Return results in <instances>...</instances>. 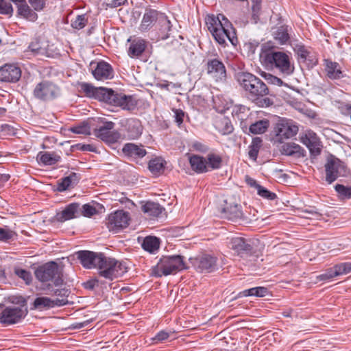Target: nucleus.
<instances>
[{"label":"nucleus","mask_w":351,"mask_h":351,"mask_svg":"<svg viewBox=\"0 0 351 351\" xmlns=\"http://www.w3.org/2000/svg\"><path fill=\"white\" fill-rule=\"evenodd\" d=\"M260 61L267 69H276L283 76L291 75L295 69L291 57L282 51H276L266 45L261 47Z\"/></svg>","instance_id":"obj_1"},{"label":"nucleus","mask_w":351,"mask_h":351,"mask_svg":"<svg viewBox=\"0 0 351 351\" xmlns=\"http://www.w3.org/2000/svg\"><path fill=\"white\" fill-rule=\"evenodd\" d=\"M205 20L208 29L219 45H225L226 39H228L232 45H235L237 42L235 34L233 31H230L232 27L230 29L228 28L226 24L227 20L223 15L219 14L217 16L213 14L208 15Z\"/></svg>","instance_id":"obj_2"},{"label":"nucleus","mask_w":351,"mask_h":351,"mask_svg":"<svg viewBox=\"0 0 351 351\" xmlns=\"http://www.w3.org/2000/svg\"><path fill=\"white\" fill-rule=\"evenodd\" d=\"M237 81L240 86L249 93L253 100L268 95L269 89L267 85L254 75L241 72L237 74Z\"/></svg>","instance_id":"obj_3"},{"label":"nucleus","mask_w":351,"mask_h":351,"mask_svg":"<svg viewBox=\"0 0 351 351\" xmlns=\"http://www.w3.org/2000/svg\"><path fill=\"white\" fill-rule=\"evenodd\" d=\"M185 265L181 256H164L152 267V274L157 277L175 274L184 269Z\"/></svg>","instance_id":"obj_4"},{"label":"nucleus","mask_w":351,"mask_h":351,"mask_svg":"<svg viewBox=\"0 0 351 351\" xmlns=\"http://www.w3.org/2000/svg\"><path fill=\"white\" fill-rule=\"evenodd\" d=\"M97 269L101 276L111 280L121 276L127 271V267L123 263L114 258L106 256L104 254Z\"/></svg>","instance_id":"obj_5"},{"label":"nucleus","mask_w":351,"mask_h":351,"mask_svg":"<svg viewBox=\"0 0 351 351\" xmlns=\"http://www.w3.org/2000/svg\"><path fill=\"white\" fill-rule=\"evenodd\" d=\"M101 101L110 105L121 108L123 110H133L136 103L132 96H127L123 93L114 92L112 89L104 88Z\"/></svg>","instance_id":"obj_6"},{"label":"nucleus","mask_w":351,"mask_h":351,"mask_svg":"<svg viewBox=\"0 0 351 351\" xmlns=\"http://www.w3.org/2000/svg\"><path fill=\"white\" fill-rule=\"evenodd\" d=\"M36 278L41 282H47L54 279V284L58 286L62 284L63 280L60 276L58 265L55 262H49L36 269Z\"/></svg>","instance_id":"obj_7"},{"label":"nucleus","mask_w":351,"mask_h":351,"mask_svg":"<svg viewBox=\"0 0 351 351\" xmlns=\"http://www.w3.org/2000/svg\"><path fill=\"white\" fill-rule=\"evenodd\" d=\"M298 125L289 119H281L276 123L274 127V141L282 143L284 141L295 136L298 132Z\"/></svg>","instance_id":"obj_8"},{"label":"nucleus","mask_w":351,"mask_h":351,"mask_svg":"<svg viewBox=\"0 0 351 351\" xmlns=\"http://www.w3.org/2000/svg\"><path fill=\"white\" fill-rule=\"evenodd\" d=\"M326 180L328 184L332 183L340 176H346L347 169L339 159L330 156L325 165Z\"/></svg>","instance_id":"obj_9"},{"label":"nucleus","mask_w":351,"mask_h":351,"mask_svg":"<svg viewBox=\"0 0 351 351\" xmlns=\"http://www.w3.org/2000/svg\"><path fill=\"white\" fill-rule=\"evenodd\" d=\"M129 221L130 217L128 212L117 210L108 215L106 226L110 232L116 233L128 227Z\"/></svg>","instance_id":"obj_10"},{"label":"nucleus","mask_w":351,"mask_h":351,"mask_svg":"<svg viewBox=\"0 0 351 351\" xmlns=\"http://www.w3.org/2000/svg\"><path fill=\"white\" fill-rule=\"evenodd\" d=\"M60 93L59 88L49 81H43L38 83L34 90L35 97L44 101L56 98Z\"/></svg>","instance_id":"obj_11"},{"label":"nucleus","mask_w":351,"mask_h":351,"mask_svg":"<svg viewBox=\"0 0 351 351\" xmlns=\"http://www.w3.org/2000/svg\"><path fill=\"white\" fill-rule=\"evenodd\" d=\"M27 313L25 308L19 306L6 307L0 313V322L4 324H13L21 321Z\"/></svg>","instance_id":"obj_12"},{"label":"nucleus","mask_w":351,"mask_h":351,"mask_svg":"<svg viewBox=\"0 0 351 351\" xmlns=\"http://www.w3.org/2000/svg\"><path fill=\"white\" fill-rule=\"evenodd\" d=\"M207 73L216 82H223L226 78V69L218 59L209 60L206 64Z\"/></svg>","instance_id":"obj_13"},{"label":"nucleus","mask_w":351,"mask_h":351,"mask_svg":"<svg viewBox=\"0 0 351 351\" xmlns=\"http://www.w3.org/2000/svg\"><path fill=\"white\" fill-rule=\"evenodd\" d=\"M300 140L302 143L308 147L312 154L319 155L321 153V142L314 132L311 130L305 131L300 135Z\"/></svg>","instance_id":"obj_14"},{"label":"nucleus","mask_w":351,"mask_h":351,"mask_svg":"<svg viewBox=\"0 0 351 351\" xmlns=\"http://www.w3.org/2000/svg\"><path fill=\"white\" fill-rule=\"evenodd\" d=\"M114 123L112 121L105 122L104 125L94 131L95 135L104 141L114 143L119 140L120 134L117 132H113Z\"/></svg>","instance_id":"obj_15"},{"label":"nucleus","mask_w":351,"mask_h":351,"mask_svg":"<svg viewBox=\"0 0 351 351\" xmlns=\"http://www.w3.org/2000/svg\"><path fill=\"white\" fill-rule=\"evenodd\" d=\"M76 255L84 267L91 269L97 268L99 262L101 258L102 254L83 250L77 252Z\"/></svg>","instance_id":"obj_16"},{"label":"nucleus","mask_w":351,"mask_h":351,"mask_svg":"<svg viewBox=\"0 0 351 351\" xmlns=\"http://www.w3.org/2000/svg\"><path fill=\"white\" fill-rule=\"evenodd\" d=\"M216 258L210 255L204 254L196 257L193 265L199 272H212L216 269Z\"/></svg>","instance_id":"obj_17"},{"label":"nucleus","mask_w":351,"mask_h":351,"mask_svg":"<svg viewBox=\"0 0 351 351\" xmlns=\"http://www.w3.org/2000/svg\"><path fill=\"white\" fill-rule=\"evenodd\" d=\"M21 76V69L15 64H5L0 68V81L16 82Z\"/></svg>","instance_id":"obj_18"},{"label":"nucleus","mask_w":351,"mask_h":351,"mask_svg":"<svg viewBox=\"0 0 351 351\" xmlns=\"http://www.w3.org/2000/svg\"><path fill=\"white\" fill-rule=\"evenodd\" d=\"M80 213L81 208L80 204L71 203L66 206L62 211L58 213L55 218L57 221L62 223L80 217Z\"/></svg>","instance_id":"obj_19"},{"label":"nucleus","mask_w":351,"mask_h":351,"mask_svg":"<svg viewBox=\"0 0 351 351\" xmlns=\"http://www.w3.org/2000/svg\"><path fill=\"white\" fill-rule=\"evenodd\" d=\"M92 73L97 80H110L114 77V71L111 65L104 61L99 62Z\"/></svg>","instance_id":"obj_20"},{"label":"nucleus","mask_w":351,"mask_h":351,"mask_svg":"<svg viewBox=\"0 0 351 351\" xmlns=\"http://www.w3.org/2000/svg\"><path fill=\"white\" fill-rule=\"evenodd\" d=\"M156 10L147 9L143 14L141 23L139 26V30L141 32H146L149 30L156 21H159L160 15Z\"/></svg>","instance_id":"obj_21"},{"label":"nucleus","mask_w":351,"mask_h":351,"mask_svg":"<svg viewBox=\"0 0 351 351\" xmlns=\"http://www.w3.org/2000/svg\"><path fill=\"white\" fill-rule=\"evenodd\" d=\"M33 304L34 308L43 310L64 306V300H53L48 297H38L34 300Z\"/></svg>","instance_id":"obj_22"},{"label":"nucleus","mask_w":351,"mask_h":351,"mask_svg":"<svg viewBox=\"0 0 351 351\" xmlns=\"http://www.w3.org/2000/svg\"><path fill=\"white\" fill-rule=\"evenodd\" d=\"M226 205L223 209L230 219H239L243 217V212L240 204L229 199L225 201Z\"/></svg>","instance_id":"obj_23"},{"label":"nucleus","mask_w":351,"mask_h":351,"mask_svg":"<svg viewBox=\"0 0 351 351\" xmlns=\"http://www.w3.org/2000/svg\"><path fill=\"white\" fill-rule=\"evenodd\" d=\"M127 136L130 139H136L142 134L143 126L139 120L130 119L126 121Z\"/></svg>","instance_id":"obj_24"},{"label":"nucleus","mask_w":351,"mask_h":351,"mask_svg":"<svg viewBox=\"0 0 351 351\" xmlns=\"http://www.w3.org/2000/svg\"><path fill=\"white\" fill-rule=\"evenodd\" d=\"M122 151L125 155L134 158H143L147 154L146 150L142 145H138L134 143L125 144Z\"/></svg>","instance_id":"obj_25"},{"label":"nucleus","mask_w":351,"mask_h":351,"mask_svg":"<svg viewBox=\"0 0 351 351\" xmlns=\"http://www.w3.org/2000/svg\"><path fill=\"white\" fill-rule=\"evenodd\" d=\"M326 75L332 80H338L343 77L339 63L328 60H325Z\"/></svg>","instance_id":"obj_26"},{"label":"nucleus","mask_w":351,"mask_h":351,"mask_svg":"<svg viewBox=\"0 0 351 351\" xmlns=\"http://www.w3.org/2000/svg\"><path fill=\"white\" fill-rule=\"evenodd\" d=\"M31 5L24 2L17 5V14L21 17L30 21H35L38 19V14Z\"/></svg>","instance_id":"obj_27"},{"label":"nucleus","mask_w":351,"mask_h":351,"mask_svg":"<svg viewBox=\"0 0 351 351\" xmlns=\"http://www.w3.org/2000/svg\"><path fill=\"white\" fill-rule=\"evenodd\" d=\"M145 48L146 42L143 39L136 38L131 41L128 53L131 58L138 57Z\"/></svg>","instance_id":"obj_28"},{"label":"nucleus","mask_w":351,"mask_h":351,"mask_svg":"<svg viewBox=\"0 0 351 351\" xmlns=\"http://www.w3.org/2000/svg\"><path fill=\"white\" fill-rule=\"evenodd\" d=\"M142 210L145 213H147L150 217H161L165 208L162 207L159 204L147 202L143 206Z\"/></svg>","instance_id":"obj_29"},{"label":"nucleus","mask_w":351,"mask_h":351,"mask_svg":"<svg viewBox=\"0 0 351 351\" xmlns=\"http://www.w3.org/2000/svg\"><path fill=\"white\" fill-rule=\"evenodd\" d=\"M280 152L287 156H303L304 149L299 145L294 143H288L283 144L280 147Z\"/></svg>","instance_id":"obj_30"},{"label":"nucleus","mask_w":351,"mask_h":351,"mask_svg":"<svg viewBox=\"0 0 351 351\" xmlns=\"http://www.w3.org/2000/svg\"><path fill=\"white\" fill-rule=\"evenodd\" d=\"M231 243L232 248L239 254L250 252L252 250V245L241 237L233 238Z\"/></svg>","instance_id":"obj_31"},{"label":"nucleus","mask_w":351,"mask_h":351,"mask_svg":"<svg viewBox=\"0 0 351 351\" xmlns=\"http://www.w3.org/2000/svg\"><path fill=\"white\" fill-rule=\"evenodd\" d=\"M158 25V37L162 40L167 39L169 37V32L171 31V25L170 21L163 14L160 15Z\"/></svg>","instance_id":"obj_32"},{"label":"nucleus","mask_w":351,"mask_h":351,"mask_svg":"<svg viewBox=\"0 0 351 351\" xmlns=\"http://www.w3.org/2000/svg\"><path fill=\"white\" fill-rule=\"evenodd\" d=\"M189 162L192 169L197 173L207 171V163L205 158L197 155H193L189 158Z\"/></svg>","instance_id":"obj_33"},{"label":"nucleus","mask_w":351,"mask_h":351,"mask_svg":"<svg viewBox=\"0 0 351 351\" xmlns=\"http://www.w3.org/2000/svg\"><path fill=\"white\" fill-rule=\"evenodd\" d=\"M60 156L53 152H40L37 156V160L45 165H53L60 161Z\"/></svg>","instance_id":"obj_34"},{"label":"nucleus","mask_w":351,"mask_h":351,"mask_svg":"<svg viewBox=\"0 0 351 351\" xmlns=\"http://www.w3.org/2000/svg\"><path fill=\"white\" fill-rule=\"evenodd\" d=\"M80 88L86 94V96L93 97L98 99L99 100H101L104 93V91H101V90H104L105 88H95L90 84L82 83L80 84Z\"/></svg>","instance_id":"obj_35"},{"label":"nucleus","mask_w":351,"mask_h":351,"mask_svg":"<svg viewBox=\"0 0 351 351\" xmlns=\"http://www.w3.org/2000/svg\"><path fill=\"white\" fill-rule=\"evenodd\" d=\"M48 47L49 45L46 42L36 40L30 43L29 49L36 54L49 56L50 53L49 52Z\"/></svg>","instance_id":"obj_36"},{"label":"nucleus","mask_w":351,"mask_h":351,"mask_svg":"<svg viewBox=\"0 0 351 351\" xmlns=\"http://www.w3.org/2000/svg\"><path fill=\"white\" fill-rule=\"evenodd\" d=\"M269 295V291L267 288L265 287H256L251 289L243 290L239 293L241 297L256 296V297H265Z\"/></svg>","instance_id":"obj_37"},{"label":"nucleus","mask_w":351,"mask_h":351,"mask_svg":"<svg viewBox=\"0 0 351 351\" xmlns=\"http://www.w3.org/2000/svg\"><path fill=\"white\" fill-rule=\"evenodd\" d=\"M79 178L75 173H71L69 176L62 178L58 184V190L64 191L70 186L75 184L78 182Z\"/></svg>","instance_id":"obj_38"},{"label":"nucleus","mask_w":351,"mask_h":351,"mask_svg":"<svg viewBox=\"0 0 351 351\" xmlns=\"http://www.w3.org/2000/svg\"><path fill=\"white\" fill-rule=\"evenodd\" d=\"M159 246L160 241L155 237H147L142 243V247L149 253H155L158 250Z\"/></svg>","instance_id":"obj_39"},{"label":"nucleus","mask_w":351,"mask_h":351,"mask_svg":"<svg viewBox=\"0 0 351 351\" xmlns=\"http://www.w3.org/2000/svg\"><path fill=\"white\" fill-rule=\"evenodd\" d=\"M294 51L298 56L300 62H304L307 60L313 62V58L308 49L302 45H296L294 47Z\"/></svg>","instance_id":"obj_40"},{"label":"nucleus","mask_w":351,"mask_h":351,"mask_svg":"<svg viewBox=\"0 0 351 351\" xmlns=\"http://www.w3.org/2000/svg\"><path fill=\"white\" fill-rule=\"evenodd\" d=\"M165 164V160L162 158H156L149 161V169L152 173L158 175L164 171Z\"/></svg>","instance_id":"obj_41"},{"label":"nucleus","mask_w":351,"mask_h":351,"mask_svg":"<svg viewBox=\"0 0 351 351\" xmlns=\"http://www.w3.org/2000/svg\"><path fill=\"white\" fill-rule=\"evenodd\" d=\"M269 126L267 119H262L256 121L250 126V132L254 134H261L265 132Z\"/></svg>","instance_id":"obj_42"},{"label":"nucleus","mask_w":351,"mask_h":351,"mask_svg":"<svg viewBox=\"0 0 351 351\" xmlns=\"http://www.w3.org/2000/svg\"><path fill=\"white\" fill-rule=\"evenodd\" d=\"M207 171L210 169H219L221 166L222 158L217 154L209 153L206 158Z\"/></svg>","instance_id":"obj_43"},{"label":"nucleus","mask_w":351,"mask_h":351,"mask_svg":"<svg viewBox=\"0 0 351 351\" xmlns=\"http://www.w3.org/2000/svg\"><path fill=\"white\" fill-rule=\"evenodd\" d=\"M274 39L281 45L286 44L289 40L288 27L287 26H280L274 34Z\"/></svg>","instance_id":"obj_44"},{"label":"nucleus","mask_w":351,"mask_h":351,"mask_svg":"<svg viewBox=\"0 0 351 351\" xmlns=\"http://www.w3.org/2000/svg\"><path fill=\"white\" fill-rule=\"evenodd\" d=\"M262 141L259 138L253 139L251 145L249 146L248 154L251 159L256 160L258 156L259 149L261 147Z\"/></svg>","instance_id":"obj_45"},{"label":"nucleus","mask_w":351,"mask_h":351,"mask_svg":"<svg viewBox=\"0 0 351 351\" xmlns=\"http://www.w3.org/2000/svg\"><path fill=\"white\" fill-rule=\"evenodd\" d=\"M216 127L223 134H230L233 130V127L227 118H222L216 123Z\"/></svg>","instance_id":"obj_46"},{"label":"nucleus","mask_w":351,"mask_h":351,"mask_svg":"<svg viewBox=\"0 0 351 351\" xmlns=\"http://www.w3.org/2000/svg\"><path fill=\"white\" fill-rule=\"evenodd\" d=\"M335 269V274H336L337 276L347 274L350 272H351V263L350 262H346V263H341L339 264H337L333 266Z\"/></svg>","instance_id":"obj_47"},{"label":"nucleus","mask_w":351,"mask_h":351,"mask_svg":"<svg viewBox=\"0 0 351 351\" xmlns=\"http://www.w3.org/2000/svg\"><path fill=\"white\" fill-rule=\"evenodd\" d=\"M14 273L20 278L23 279L27 285H29L32 282L31 273L24 269L16 267L14 269Z\"/></svg>","instance_id":"obj_48"},{"label":"nucleus","mask_w":351,"mask_h":351,"mask_svg":"<svg viewBox=\"0 0 351 351\" xmlns=\"http://www.w3.org/2000/svg\"><path fill=\"white\" fill-rule=\"evenodd\" d=\"M335 189L341 198L350 199L351 197V186L338 184L335 185Z\"/></svg>","instance_id":"obj_49"},{"label":"nucleus","mask_w":351,"mask_h":351,"mask_svg":"<svg viewBox=\"0 0 351 351\" xmlns=\"http://www.w3.org/2000/svg\"><path fill=\"white\" fill-rule=\"evenodd\" d=\"M261 75L269 84L276 85V86H282L284 84V82H282V80L280 78H279V77H278L276 76H274V75H271V73L263 71L261 73Z\"/></svg>","instance_id":"obj_50"},{"label":"nucleus","mask_w":351,"mask_h":351,"mask_svg":"<svg viewBox=\"0 0 351 351\" xmlns=\"http://www.w3.org/2000/svg\"><path fill=\"white\" fill-rule=\"evenodd\" d=\"M88 23V19L85 15H78L74 20L71 21V26L76 29L84 28Z\"/></svg>","instance_id":"obj_51"},{"label":"nucleus","mask_w":351,"mask_h":351,"mask_svg":"<svg viewBox=\"0 0 351 351\" xmlns=\"http://www.w3.org/2000/svg\"><path fill=\"white\" fill-rule=\"evenodd\" d=\"M81 208L80 216L83 215L86 217H90L97 213L96 208L90 204H85Z\"/></svg>","instance_id":"obj_52"},{"label":"nucleus","mask_w":351,"mask_h":351,"mask_svg":"<svg viewBox=\"0 0 351 351\" xmlns=\"http://www.w3.org/2000/svg\"><path fill=\"white\" fill-rule=\"evenodd\" d=\"M171 333L165 331L161 330L158 332L154 337L151 339L152 343L153 344H158L160 343H162L170 337Z\"/></svg>","instance_id":"obj_53"},{"label":"nucleus","mask_w":351,"mask_h":351,"mask_svg":"<svg viewBox=\"0 0 351 351\" xmlns=\"http://www.w3.org/2000/svg\"><path fill=\"white\" fill-rule=\"evenodd\" d=\"M71 131L75 134L89 135L90 134V129L88 123L82 124L71 128Z\"/></svg>","instance_id":"obj_54"},{"label":"nucleus","mask_w":351,"mask_h":351,"mask_svg":"<svg viewBox=\"0 0 351 351\" xmlns=\"http://www.w3.org/2000/svg\"><path fill=\"white\" fill-rule=\"evenodd\" d=\"M257 193L263 198L269 200H274L276 198V194L271 192L262 186H258Z\"/></svg>","instance_id":"obj_55"},{"label":"nucleus","mask_w":351,"mask_h":351,"mask_svg":"<svg viewBox=\"0 0 351 351\" xmlns=\"http://www.w3.org/2000/svg\"><path fill=\"white\" fill-rule=\"evenodd\" d=\"M13 12V8L10 3L6 0H0V14L11 16Z\"/></svg>","instance_id":"obj_56"},{"label":"nucleus","mask_w":351,"mask_h":351,"mask_svg":"<svg viewBox=\"0 0 351 351\" xmlns=\"http://www.w3.org/2000/svg\"><path fill=\"white\" fill-rule=\"evenodd\" d=\"M16 233L7 228H0V241H7L10 239H12Z\"/></svg>","instance_id":"obj_57"},{"label":"nucleus","mask_w":351,"mask_h":351,"mask_svg":"<svg viewBox=\"0 0 351 351\" xmlns=\"http://www.w3.org/2000/svg\"><path fill=\"white\" fill-rule=\"evenodd\" d=\"M69 293V291L66 289H56L53 290V295L58 297L55 300H63L64 305H65L68 303L67 297Z\"/></svg>","instance_id":"obj_58"},{"label":"nucleus","mask_w":351,"mask_h":351,"mask_svg":"<svg viewBox=\"0 0 351 351\" xmlns=\"http://www.w3.org/2000/svg\"><path fill=\"white\" fill-rule=\"evenodd\" d=\"M29 4L35 11L43 10L46 5V0H28Z\"/></svg>","instance_id":"obj_59"},{"label":"nucleus","mask_w":351,"mask_h":351,"mask_svg":"<svg viewBox=\"0 0 351 351\" xmlns=\"http://www.w3.org/2000/svg\"><path fill=\"white\" fill-rule=\"evenodd\" d=\"M336 274H335L334 267H331L326 270V271L319 276H317V279L318 280H328L334 277H336Z\"/></svg>","instance_id":"obj_60"},{"label":"nucleus","mask_w":351,"mask_h":351,"mask_svg":"<svg viewBox=\"0 0 351 351\" xmlns=\"http://www.w3.org/2000/svg\"><path fill=\"white\" fill-rule=\"evenodd\" d=\"M173 112L176 122L180 125L183 123L184 112L180 109H176L173 110Z\"/></svg>","instance_id":"obj_61"},{"label":"nucleus","mask_w":351,"mask_h":351,"mask_svg":"<svg viewBox=\"0 0 351 351\" xmlns=\"http://www.w3.org/2000/svg\"><path fill=\"white\" fill-rule=\"evenodd\" d=\"M260 10V5L259 4H255L252 6V17L255 21V23L257 22V20L258 19V12Z\"/></svg>","instance_id":"obj_62"},{"label":"nucleus","mask_w":351,"mask_h":351,"mask_svg":"<svg viewBox=\"0 0 351 351\" xmlns=\"http://www.w3.org/2000/svg\"><path fill=\"white\" fill-rule=\"evenodd\" d=\"M245 181L247 183V184L252 187H254L256 190H258V186H261L259 184L256 182V181L254 179L249 176H246Z\"/></svg>","instance_id":"obj_63"},{"label":"nucleus","mask_w":351,"mask_h":351,"mask_svg":"<svg viewBox=\"0 0 351 351\" xmlns=\"http://www.w3.org/2000/svg\"><path fill=\"white\" fill-rule=\"evenodd\" d=\"M271 104H272V102L267 97L263 98L261 100H259V101H258V105L260 106H262V107H263V106H266V107L267 106H269Z\"/></svg>","instance_id":"obj_64"}]
</instances>
